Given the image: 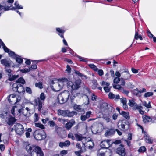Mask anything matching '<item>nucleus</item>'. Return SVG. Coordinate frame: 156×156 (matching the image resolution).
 <instances>
[{
    "mask_svg": "<svg viewBox=\"0 0 156 156\" xmlns=\"http://www.w3.org/2000/svg\"><path fill=\"white\" fill-rule=\"evenodd\" d=\"M8 100L12 104H15L17 102H19L20 99H18L16 95L14 94L10 95L8 98Z\"/></svg>",
    "mask_w": 156,
    "mask_h": 156,
    "instance_id": "7",
    "label": "nucleus"
},
{
    "mask_svg": "<svg viewBox=\"0 0 156 156\" xmlns=\"http://www.w3.org/2000/svg\"><path fill=\"white\" fill-rule=\"evenodd\" d=\"M68 153V151L63 150L61 151L60 154L62 156L65 155Z\"/></svg>",
    "mask_w": 156,
    "mask_h": 156,
    "instance_id": "47",
    "label": "nucleus"
},
{
    "mask_svg": "<svg viewBox=\"0 0 156 156\" xmlns=\"http://www.w3.org/2000/svg\"><path fill=\"white\" fill-rule=\"evenodd\" d=\"M118 126L119 129L123 131L127 130L129 128V125L123 121H119V122Z\"/></svg>",
    "mask_w": 156,
    "mask_h": 156,
    "instance_id": "6",
    "label": "nucleus"
},
{
    "mask_svg": "<svg viewBox=\"0 0 156 156\" xmlns=\"http://www.w3.org/2000/svg\"><path fill=\"white\" fill-rule=\"evenodd\" d=\"M73 123L72 122H67L66 125V127L68 130H69L73 125Z\"/></svg>",
    "mask_w": 156,
    "mask_h": 156,
    "instance_id": "26",
    "label": "nucleus"
},
{
    "mask_svg": "<svg viewBox=\"0 0 156 156\" xmlns=\"http://www.w3.org/2000/svg\"><path fill=\"white\" fill-rule=\"evenodd\" d=\"M93 84L92 85L91 87L93 89H94L96 88L98 86V83L96 80H94L92 81Z\"/></svg>",
    "mask_w": 156,
    "mask_h": 156,
    "instance_id": "27",
    "label": "nucleus"
},
{
    "mask_svg": "<svg viewBox=\"0 0 156 156\" xmlns=\"http://www.w3.org/2000/svg\"><path fill=\"white\" fill-rule=\"evenodd\" d=\"M49 120V119L48 118H46L45 119H42V121L44 124H46L47 122Z\"/></svg>",
    "mask_w": 156,
    "mask_h": 156,
    "instance_id": "64",
    "label": "nucleus"
},
{
    "mask_svg": "<svg viewBox=\"0 0 156 156\" xmlns=\"http://www.w3.org/2000/svg\"><path fill=\"white\" fill-rule=\"evenodd\" d=\"M68 137L69 138H71L73 140H74L75 136H73V134L72 133H70L68 135Z\"/></svg>",
    "mask_w": 156,
    "mask_h": 156,
    "instance_id": "44",
    "label": "nucleus"
},
{
    "mask_svg": "<svg viewBox=\"0 0 156 156\" xmlns=\"http://www.w3.org/2000/svg\"><path fill=\"white\" fill-rule=\"evenodd\" d=\"M1 44L5 52H9V49L5 46L4 44L2 42H1Z\"/></svg>",
    "mask_w": 156,
    "mask_h": 156,
    "instance_id": "33",
    "label": "nucleus"
},
{
    "mask_svg": "<svg viewBox=\"0 0 156 156\" xmlns=\"http://www.w3.org/2000/svg\"><path fill=\"white\" fill-rule=\"evenodd\" d=\"M104 119L107 123L110 122L111 121V119L110 118L108 117H104Z\"/></svg>",
    "mask_w": 156,
    "mask_h": 156,
    "instance_id": "61",
    "label": "nucleus"
},
{
    "mask_svg": "<svg viewBox=\"0 0 156 156\" xmlns=\"http://www.w3.org/2000/svg\"><path fill=\"white\" fill-rule=\"evenodd\" d=\"M133 93L134 94L138 96H141V93L140 92V90H138L137 89L134 90Z\"/></svg>",
    "mask_w": 156,
    "mask_h": 156,
    "instance_id": "36",
    "label": "nucleus"
},
{
    "mask_svg": "<svg viewBox=\"0 0 156 156\" xmlns=\"http://www.w3.org/2000/svg\"><path fill=\"white\" fill-rule=\"evenodd\" d=\"M75 113L74 112H69L68 110L67 116L69 117H73L75 115Z\"/></svg>",
    "mask_w": 156,
    "mask_h": 156,
    "instance_id": "37",
    "label": "nucleus"
},
{
    "mask_svg": "<svg viewBox=\"0 0 156 156\" xmlns=\"http://www.w3.org/2000/svg\"><path fill=\"white\" fill-rule=\"evenodd\" d=\"M133 109L134 110H138L139 113L143 115L144 113V111L142 110L143 107L141 105H138L137 104L133 108Z\"/></svg>",
    "mask_w": 156,
    "mask_h": 156,
    "instance_id": "12",
    "label": "nucleus"
},
{
    "mask_svg": "<svg viewBox=\"0 0 156 156\" xmlns=\"http://www.w3.org/2000/svg\"><path fill=\"white\" fill-rule=\"evenodd\" d=\"M14 5L16 7V8L14 7L15 8L14 10H15L16 9H23V7L21 5H19L17 1L15 2Z\"/></svg>",
    "mask_w": 156,
    "mask_h": 156,
    "instance_id": "29",
    "label": "nucleus"
},
{
    "mask_svg": "<svg viewBox=\"0 0 156 156\" xmlns=\"http://www.w3.org/2000/svg\"><path fill=\"white\" fill-rule=\"evenodd\" d=\"M15 58L16 61L18 63L21 64L23 62V59L19 56L17 55H16V57H15Z\"/></svg>",
    "mask_w": 156,
    "mask_h": 156,
    "instance_id": "24",
    "label": "nucleus"
},
{
    "mask_svg": "<svg viewBox=\"0 0 156 156\" xmlns=\"http://www.w3.org/2000/svg\"><path fill=\"white\" fill-rule=\"evenodd\" d=\"M98 73L99 75L100 76H102L104 74L103 71L102 70H99L98 71Z\"/></svg>",
    "mask_w": 156,
    "mask_h": 156,
    "instance_id": "62",
    "label": "nucleus"
},
{
    "mask_svg": "<svg viewBox=\"0 0 156 156\" xmlns=\"http://www.w3.org/2000/svg\"><path fill=\"white\" fill-rule=\"evenodd\" d=\"M116 152L119 155L121 156H125L126 152L124 147L120 146L116 149Z\"/></svg>",
    "mask_w": 156,
    "mask_h": 156,
    "instance_id": "8",
    "label": "nucleus"
},
{
    "mask_svg": "<svg viewBox=\"0 0 156 156\" xmlns=\"http://www.w3.org/2000/svg\"><path fill=\"white\" fill-rule=\"evenodd\" d=\"M66 71L68 72L69 73H70L71 72V68L68 65H67L66 66Z\"/></svg>",
    "mask_w": 156,
    "mask_h": 156,
    "instance_id": "59",
    "label": "nucleus"
},
{
    "mask_svg": "<svg viewBox=\"0 0 156 156\" xmlns=\"http://www.w3.org/2000/svg\"><path fill=\"white\" fill-rule=\"evenodd\" d=\"M1 63L5 67H9L10 66V62L6 59H2L1 60Z\"/></svg>",
    "mask_w": 156,
    "mask_h": 156,
    "instance_id": "13",
    "label": "nucleus"
},
{
    "mask_svg": "<svg viewBox=\"0 0 156 156\" xmlns=\"http://www.w3.org/2000/svg\"><path fill=\"white\" fill-rule=\"evenodd\" d=\"M89 66L95 71H97L98 69L96 66L94 64H90L89 65Z\"/></svg>",
    "mask_w": 156,
    "mask_h": 156,
    "instance_id": "41",
    "label": "nucleus"
},
{
    "mask_svg": "<svg viewBox=\"0 0 156 156\" xmlns=\"http://www.w3.org/2000/svg\"><path fill=\"white\" fill-rule=\"evenodd\" d=\"M105 153L104 152L100 151V150H99L98 153L97 154L98 156H105Z\"/></svg>",
    "mask_w": 156,
    "mask_h": 156,
    "instance_id": "57",
    "label": "nucleus"
},
{
    "mask_svg": "<svg viewBox=\"0 0 156 156\" xmlns=\"http://www.w3.org/2000/svg\"><path fill=\"white\" fill-rule=\"evenodd\" d=\"M5 148V146L4 145L1 144L0 145V150L1 151H3Z\"/></svg>",
    "mask_w": 156,
    "mask_h": 156,
    "instance_id": "63",
    "label": "nucleus"
},
{
    "mask_svg": "<svg viewBox=\"0 0 156 156\" xmlns=\"http://www.w3.org/2000/svg\"><path fill=\"white\" fill-rule=\"evenodd\" d=\"M101 85L102 86H109L110 85V83L108 82H106L104 81L102 82Z\"/></svg>",
    "mask_w": 156,
    "mask_h": 156,
    "instance_id": "58",
    "label": "nucleus"
},
{
    "mask_svg": "<svg viewBox=\"0 0 156 156\" xmlns=\"http://www.w3.org/2000/svg\"><path fill=\"white\" fill-rule=\"evenodd\" d=\"M81 83V81L80 80L78 79L75 81L74 83H73L71 81H68L66 84H67L68 88L69 89L73 91L74 90H76L79 88L80 87Z\"/></svg>",
    "mask_w": 156,
    "mask_h": 156,
    "instance_id": "2",
    "label": "nucleus"
},
{
    "mask_svg": "<svg viewBox=\"0 0 156 156\" xmlns=\"http://www.w3.org/2000/svg\"><path fill=\"white\" fill-rule=\"evenodd\" d=\"M70 144V142L69 140H66L65 142H60L59 143V146L61 148L63 147L69 146Z\"/></svg>",
    "mask_w": 156,
    "mask_h": 156,
    "instance_id": "15",
    "label": "nucleus"
},
{
    "mask_svg": "<svg viewBox=\"0 0 156 156\" xmlns=\"http://www.w3.org/2000/svg\"><path fill=\"white\" fill-rule=\"evenodd\" d=\"M45 133L42 130H36L34 135L35 138L37 140H41L46 137Z\"/></svg>",
    "mask_w": 156,
    "mask_h": 156,
    "instance_id": "4",
    "label": "nucleus"
},
{
    "mask_svg": "<svg viewBox=\"0 0 156 156\" xmlns=\"http://www.w3.org/2000/svg\"><path fill=\"white\" fill-rule=\"evenodd\" d=\"M111 87H109L108 86L104 87V89L106 92H108L109 91Z\"/></svg>",
    "mask_w": 156,
    "mask_h": 156,
    "instance_id": "50",
    "label": "nucleus"
},
{
    "mask_svg": "<svg viewBox=\"0 0 156 156\" xmlns=\"http://www.w3.org/2000/svg\"><path fill=\"white\" fill-rule=\"evenodd\" d=\"M39 119L38 115L37 114L35 113L34 115V122L37 121Z\"/></svg>",
    "mask_w": 156,
    "mask_h": 156,
    "instance_id": "48",
    "label": "nucleus"
},
{
    "mask_svg": "<svg viewBox=\"0 0 156 156\" xmlns=\"http://www.w3.org/2000/svg\"><path fill=\"white\" fill-rule=\"evenodd\" d=\"M49 124L51 127H53L55 125V122L52 121H50L48 122Z\"/></svg>",
    "mask_w": 156,
    "mask_h": 156,
    "instance_id": "54",
    "label": "nucleus"
},
{
    "mask_svg": "<svg viewBox=\"0 0 156 156\" xmlns=\"http://www.w3.org/2000/svg\"><path fill=\"white\" fill-rule=\"evenodd\" d=\"M143 121L145 123H147L151 121L152 119L150 117L144 115L143 116Z\"/></svg>",
    "mask_w": 156,
    "mask_h": 156,
    "instance_id": "17",
    "label": "nucleus"
},
{
    "mask_svg": "<svg viewBox=\"0 0 156 156\" xmlns=\"http://www.w3.org/2000/svg\"><path fill=\"white\" fill-rule=\"evenodd\" d=\"M92 112L91 111H88L86 112L85 115L86 116L88 119L90 117V115H92Z\"/></svg>",
    "mask_w": 156,
    "mask_h": 156,
    "instance_id": "46",
    "label": "nucleus"
},
{
    "mask_svg": "<svg viewBox=\"0 0 156 156\" xmlns=\"http://www.w3.org/2000/svg\"><path fill=\"white\" fill-rule=\"evenodd\" d=\"M100 145L103 148H108L110 146L109 140H107L103 141L101 143Z\"/></svg>",
    "mask_w": 156,
    "mask_h": 156,
    "instance_id": "9",
    "label": "nucleus"
},
{
    "mask_svg": "<svg viewBox=\"0 0 156 156\" xmlns=\"http://www.w3.org/2000/svg\"><path fill=\"white\" fill-rule=\"evenodd\" d=\"M69 96V92L67 91L61 93L58 95V98L59 103L62 104L66 102L68 100Z\"/></svg>",
    "mask_w": 156,
    "mask_h": 156,
    "instance_id": "3",
    "label": "nucleus"
},
{
    "mask_svg": "<svg viewBox=\"0 0 156 156\" xmlns=\"http://www.w3.org/2000/svg\"><path fill=\"white\" fill-rule=\"evenodd\" d=\"M123 79L125 80H128L129 79L131 76V75L129 74V71H125V72H123ZM122 79H123V78H122Z\"/></svg>",
    "mask_w": 156,
    "mask_h": 156,
    "instance_id": "18",
    "label": "nucleus"
},
{
    "mask_svg": "<svg viewBox=\"0 0 156 156\" xmlns=\"http://www.w3.org/2000/svg\"><path fill=\"white\" fill-rule=\"evenodd\" d=\"M146 141V142L149 143H152L153 142V140L149 137L146 136L145 138Z\"/></svg>",
    "mask_w": 156,
    "mask_h": 156,
    "instance_id": "45",
    "label": "nucleus"
},
{
    "mask_svg": "<svg viewBox=\"0 0 156 156\" xmlns=\"http://www.w3.org/2000/svg\"><path fill=\"white\" fill-rule=\"evenodd\" d=\"M35 86L36 87H38L40 89L43 88L42 84L41 83L39 82L35 84Z\"/></svg>",
    "mask_w": 156,
    "mask_h": 156,
    "instance_id": "42",
    "label": "nucleus"
},
{
    "mask_svg": "<svg viewBox=\"0 0 156 156\" xmlns=\"http://www.w3.org/2000/svg\"><path fill=\"white\" fill-rule=\"evenodd\" d=\"M9 80L10 81H12L19 77V75H12L11 74L8 75Z\"/></svg>",
    "mask_w": 156,
    "mask_h": 156,
    "instance_id": "21",
    "label": "nucleus"
},
{
    "mask_svg": "<svg viewBox=\"0 0 156 156\" xmlns=\"http://www.w3.org/2000/svg\"><path fill=\"white\" fill-rule=\"evenodd\" d=\"M16 83L24 84L25 83V81L23 78L20 77L16 81Z\"/></svg>",
    "mask_w": 156,
    "mask_h": 156,
    "instance_id": "32",
    "label": "nucleus"
},
{
    "mask_svg": "<svg viewBox=\"0 0 156 156\" xmlns=\"http://www.w3.org/2000/svg\"><path fill=\"white\" fill-rule=\"evenodd\" d=\"M56 31L59 33L58 34L62 38H64L63 34L65 32V30H62L59 28H56Z\"/></svg>",
    "mask_w": 156,
    "mask_h": 156,
    "instance_id": "20",
    "label": "nucleus"
},
{
    "mask_svg": "<svg viewBox=\"0 0 156 156\" xmlns=\"http://www.w3.org/2000/svg\"><path fill=\"white\" fill-rule=\"evenodd\" d=\"M68 79L65 78L56 80L54 79L52 81L51 87L54 91L58 92L60 90L64 85L66 84Z\"/></svg>",
    "mask_w": 156,
    "mask_h": 156,
    "instance_id": "1",
    "label": "nucleus"
},
{
    "mask_svg": "<svg viewBox=\"0 0 156 156\" xmlns=\"http://www.w3.org/2000/svg\"><path fill=\"white\" fill-rule=\"evenodd\" d=\"M15 130L17 133L19 135L22 134L24 131V129L23 126L21 124L17 123L15 125Z\"/></svg>",
    "mask_w": 156,
    "mask_h": 156,
    "instance_id": "5",
    "label": "nucleus"
},
{
    "mask_svg": "<svg viewBox=\"0 0 156 156\" xmlns=\"http://www.w3.org/2000/svg\"><path fill=\"white\" fill-rule=\"evenodd\" d=\"M136 104H137L135 102V101L133 100H130L129 101L128 105L129 106L131 107H133Z\"/></svg>",
    "mask_w": 156,
    "mask_h": 156,
    "instance_id": "25",
    "label": "nucleus"
},
{
    "mask_svg": "<svg viewBox=\"0 0 156 156\" xmlns=\"http://www.w3.org/2000/svg\"><path fill=\"white\" fill-rule=\"evenodd\" d=\"M43 102L41 101L39 98H38V110L39 111H41L42 108V104Z\"/></svg>",
    "mask_w": 156,
    "mask_h": 156,
    "instance_id": "28",
    "label": "nucleus"
},
{
    "mask_svg": "<svg viewBox=\"0 0 156 156\" xmlns=\"http://www.w3.org/2000/svg\"><path fill=\"white\" fill-rule=\"evenodd\" d=\"M35 125L36 127H38L42 129H44L45 128L44 126L41 123H35Z\"/></svg>",
    "mask_w": 156,
    "mask_h": 156,
    "instance_id": "34",
    "label": "nucleus"
},
{
    "mask_svg": "<svg viewBox=\"0 0 156 156\" xmlns=\"http://www.w3.org/2000/svg\"><path fill=\"white\" fill-rule=\"evenodd\" d=\"M109 98L110 99H119L120 98L119 95H115L112 92H110L108 94Z\"/></svg>",
    "mask_w": 156,
    "mask_h": 156,
    "instance_id": "19",
    "label": "nucleus"
},
{
    "mask_svg": "<svg viewBox=\"0 0 156 156\" xmlns=\"http://www.w3.org/2000/svg\"><path fill=\"white\" fill-rule=\"evenodd\" d=\"M18 85H17V84L16 83H14L13 84L12 89L14 91L17 92V91H18Z\"/></svg>",
    "mask_w": 156,
    "mask_h": 156,
    "instance_id": "38",
    "label": "nucleus"
},
{
    "mask_svg": "<svg viewBox=\"0 0 156 156\" xmlns=\"http://www.w3.org/2000/svg\"><path fill=\"white\" fill-rule=\"evenodd\" d=\"M114 133V132L112 129H108L105 134V136H110Z\"/></svg>",
    "mask_w": 156,
    "mask_h": 156,
    "instance_id": "23",
    "label": "nucleus"
},
{
    "mask_svg": "<svg viewBox=\"0 0 156 156\" xmlns=\"http://www.w3.org/2000/svg\"><path fill=\"white\" fill-rule=\"evenodd\" d=\"M146 148L144 146H142L139 148L138 151L139 153H143L146 151Z\"/></svg>",
    "mask_w": 156,
    "mask_h": 156,
    "instance_id": "31",
    "label": "nucleus"
},
{
    "mask_svg": "<svg viewBox=\"0 0 156 156\" xmlns=\"http://www.w3.org/2000/svg\"><path fill=\"white\" fill-rule=\"evenodd\" d=\"M120 81V79L119 77H115L113 80V82L115 83H118Z\"/></svg>",
    "mask_w": 156,
    "mask_h": 156,
    "instance_id": "52",
    "label": "nucleus"
},
{
    "mask_svg": "<svg viewBox=\"0 0 156 156\" xmlns=\"http://www.w3.org/2000/svg\"><path fill=\"white\" fill-rule=\"evenodd\" d=\"M68 110H58V115H62L63 116H66Z\"/></svg>",
    "mask_w": 156,
    "mask_h": 156,
    "instance_id": "16",
    "label": "nucleus"
},
{
    "mask_svg": "<svg viewBox=\"0 0 156 156\" xmlns=\"http://www.w3.org/2000/svg\"><path fill=\"white\" fill-rule=\"evenodd\" d=\"M121 102L123 104H125L127 103V101L126 99L124 98H121L120 99Z\"/></svg>",
    "mask_w": 156,
    "mask_h": 156,
    "instance_id": "49",
    "label": "nucleus"
},
{
    "mask_svg": "<svg viewBox=\"0 0 156 156\" xmlns=\"http://www.w3.org/2000/svg\"><path fill=\"white\" fill-rule=\"evenodd\" d=\"M74 136L76 139H77L78 141H82L83 144H85L84 142H85V141L86 140V137L83 136L81 134H75Z\"/></svg>",
    "mask_w": 156,
    "mask_h": 156,
    "instance_id": "11",
    "label": "nucleus"
},
{
    "mask_svg": "<svg viewBox=\"0 0 156 156\" xmlns=\"http://www.w3.org/2000/svg\"><path fill=\"white\" fill-rule=\"evenodd\" d=\"M120 114L122 115L125 118L127 119H129L130 117L129 115V112H125L124 111H122Z\"/></svg>",
    "mask_w": 156,
    "mask_h": 156,
    "instance_id": "22",
    "label": "nucleus"
},
{
    "mask_svg": "<svg viewBox=\"0 0 156 156\" xmlns=\"http://www.w3.org/2000/svg\"><path fill=\"white\" fill-rule=\"evenodd\" d=\"M153 94L152 92H148L146 93L144 95V97H148L152 96Z\"/></svg>",
    "mask_w": 156,
    "mask_h": 156,
    "instance_id": "40",
    "label": "nucleus"
},
{
    "mask_svg": "<svg viewBox=\"0 0 156 156\" xmlns=\"http://www.w3.org/2000/svg\"><path fill=\"white\" fill-rule=\"evenodd\" d=\"M114 88L121 90L122 89V87L121 86L119 85H114L113 86Z\"/></svg>",
    "mask_w": 156,
    "mask_h": 156,
    "instance_id": "53",
    "label": "nucleus"
},
{
    "mask_svg": "<svg viewBox=\"0 0 156 156\" xmlns=\"http://www.w3.org/2000/svg\"><path fill=\"white\" fill-rule=\"evenodd\" d=\"M30 69H22L20 70L21 72L23 73H27L30 71Z\"/></svg>",
    "mask_w": 156,
    "mask_h": 156,
    "instance_id": "60",
    "label": "nucleus"
},
{
    "mask_svg": "<svg viewBox=\"0 0 156 156\" xmlns=\"http://www.w3.org/2000/svg\"><path fill=\"white\" fill-rule=\"evenodd\" d=\"M88 118L85 115H82L80 117V119L82 121H84L86 120Z\"/></svg>",
    "mask_w": 156,
    "mask_h": 156,
    "instance_id": "56",
    "label": "nucleus"
},
{
    "mask_svg": "<svg viewBox=\"0 0 156 156\" xmlns=\"http://www.w3.org/2000/svg\"><path fill=\"white\" fill-rule=\"evenodd\" d=\"M38 98H39L41 101L43 102L44 101L45 99L46 98L45 94L43 93H42L40 94V97L38 98H37L38 100Z\"/></svg>",
    "mask_w": 156,
    "mask_h": 156,
    "instance_id": "30",
    "label": "nucleus"
},
{
    "mask_svg": "<svg viewBox=\"0 0 156 156\" xmlns=\"http://www.w3.org/2000/svg\"><path fill=\"white\" fill-rule=\"evenodd\" d=\"M74 108L75 109L79 112H81L82 110V108H81V106L79 105H74Z\"/></svg>",
    "mask_w": 156,
    "mask_h": 156,
    "instance_id": "35",
    "label": "nucleus"
},
{
    "mask_svg": "<svg viewBox=\"0 0 156 156\" xmlns=\"http://www.w3.org/2000/svg\"><path fill=\"white\" fill-rule=\"evenodd\" d=\"M15 118L12 116H9L8 118L7 124L9 125H12L16 121Z\"/></svg>",
    "mask_w": 156,
    "mask_h": 156,
    "instance_id": "14",
    "label": "nucleus"
},
{
    "mask_svg": "<svg viewBox=\"0 0 156 156\" xmlns=\"http://www.w3.org/2000/svg\"><path fill=\"white\" fill-rule=\"evenodd\" d=\"M8 53L9 55L11 56L12 57L14 58L16 57V55H16L14 52H13L12 51H10L9 49V52H7Z\"/></svg>",
    "mask_w": 156,
    "mask_h": 156,
    "instance_id": "39",
    "label": "nucleus"
},
{
    "mask_svg": "<svg viewBox=\"0 0 156 156\" xmlns=\"http://www.w3.org/2000/svg\"><path fill=\"white\" fill-rule=\"evenodd\" d=\"M11 6H9L6 5H2L0 4V11H8L9 10H13L15 9L14 7H12L11 8H10Z\"/></svg>",
    "mask_w": 156,
    "mask_h": 156,
    "instance_id": "10",
    "label": "nucleus"
},
{
    "mask_svg": "<svg viewBox=\"0 0 156 156\" xmlns=\"http://www.w3.org/2000/svg\"><path fill=\"white\" fill-rule=\"evenodd\" d=\"M77 57L80 61H83L84 62H87L86 59H84V58L79 56H77Z\"/></svg>",
    "mask_w": 156,
    "mask_h": 156,
    "instance_id": "51",
    "label": "nucleus"
},
{
    "mask_svg": "<svg viewBox=\"0 0 156 156\" xmlns=\"http://www.w3.org/2000/svg\"><path fill=\"white\" fill-rule=\"evenodd\" d=\"M144 105L146 107L148 108H151V107L150 105V102L149 101L148 103L147 104L146 102H144Z\"/></svg>",
    "mask_w": 156,
    "mask_h": 156,
    "instance_id": "43",
    "label": "nucleus"
},
{
    "mask_svg": "<svg viewBox=\"0 0 156 156\" xmlns=\"http://www.w3.org/2000/svg\"><path fill=\"white\" fill-rule=\"evenodd\" d=\"M26 91L29 94H31L32 93L31 89L29 87H26Z\"/></svg>",
    "mask_w": 156,
    "mask_h": 156,
    "instance_id": "55",
    "label": "nucleus"
}]
</instances>
